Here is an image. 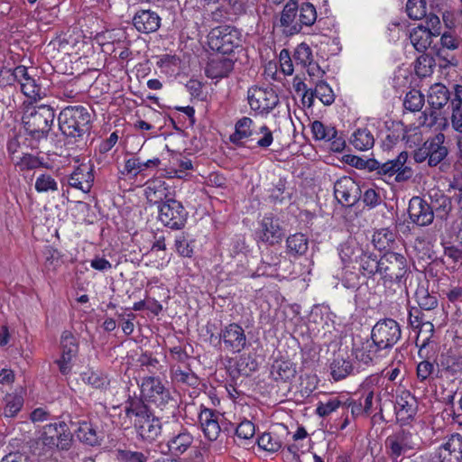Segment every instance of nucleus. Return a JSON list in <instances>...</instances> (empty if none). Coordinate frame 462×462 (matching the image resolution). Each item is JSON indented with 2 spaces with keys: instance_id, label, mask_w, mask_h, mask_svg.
Segmentation results:
<instances>
[{
  "instance_id": "15",
  "label": "nucleus",
  "mask_w": 462,
  "mask_h": 462,
  "mask_svg": "<svg viewBox=\"0 0 462 462\" xmlns=\"http://www.w3.org/2000/svg\"><path fill=\"white\" fill-rule=\"evenodd\" d=\"M187 219V212L180 202L168 199L159 206V220L171 229H180Z\"/></svg>"
},
{
  "instance_id": "46",
  "label": "nucleus",
  "mask_w": 462,
  "mask_h": 462,
  "mask_svg": "<svg viewBox=\"0 0 462 462\" xmlns=\"http://www.w3.org/2000/svg\"><path fill=\"white\" fill-rule=\"evenodd\" d=\"M300 8L298 23L300 27L311 26L317 20V11L315 6L310 2H303Z\"/></svg>"
},
{
  "instance_id": "55",
  "label": "nucleus",
  "mask_w": 462,
  "mask_h": 462,
  "mask_svg": "<svg viewBox=\"0 0 462 462\" xmlns=\"http://www.w3.org/2000/svg\"><path fill=\"white\" fill-rule=\"evenodd\" d=\"M255 434V428L252 421L245 420L241 421L236 430V435L240 440L239 445L245 444L251 439Z\"/></svg>"
},
{
  "instance_id": "36",
  "label": "nucleus",
  "mask_w": 462,
  "mask_h": 462,
  "mask_svg": "<svg viewBox=\"0 0 462 462\" xmlns=\"http://www.w3.org/2000/svg\"><path fill=\"white\" fill-rule=\"evenodd\" d=\"M350 143L359 151H367L374 147V137L367 128H359L353 133Z\"/></svg>"
},
{
  "instance_id": "25",
  "label": "nucleus",
  "mask_w": 462,
  "mask_h": 462,
  "mask_svg": "<svg viewBox=\"0 0 462 462\" xmlns=\"http://www.w3.org/2000/svg\"><path fill=\"white\" fill-rule=\"evenodd\" d=\"M445 135L441 133L427 140L429 150V162L430 167L437 166L448 155V149L443 145Z\"/></svg>"
},
{
  "instance_id": "39",
  "label": "nucleus",
  "mask_w": 462,
  "mask_h": 462,
  "mask_svg": "<svg viewBox=\"0 0 462 462\" xmlns=\"http://www.w3.org/2000/svg\"><path fill=\"white\" fill-rule=\"evenodd\" d=\"M271 373L274 380L287 382L295 377L296 368L289 361H276L272 366Z\"/></svg>"
},
{
  "instance_id": "24",
  "label": "nucleus",
  "mask_w": 462,
  "mask_h": 462,
  "mask_svg": "<svg viewBox=\"0 0 462 462\" xmlns=\"http://www.w3.org/2000/svg\"><path fill=\"white\" fill-rule=\"evenodd\" d=\"M133 23L138 32L150 33L159 29L161 17L153 11L140 10L134 14Z\"/></svg>"
},
{
  "instance_id": "44",
  "label": "nucleus",
  "mask_w": 462,
  "mask_h": 462,
  "mask_svg": "<svg viewBox=\"0 0 462 462\" xmlns=\"http://www.w3.org/2000/svg\"><path fill=\"white\" fill-rule=\"evenodd\" d=\"M415 299L421 310H431L437 308L438 299L436 295L430 293L424 285H419L415 291Z\"/></svg>"
},
{
  "instance_id": "53",
  "label": "nucleus",
  "mask_w": 462,
  "mask_h": 462,
  "mask_svg": "<svg viewBox=\"0 0 462 462\" xmlns=\"http://www.w3.org/2000/svg\"><path fill=\"white\" fill-rule=\"evenodd\" d=\"M43 256L45 272L55 271L60 265V253L57 249L47 246L43 251Z\"/></svg>"
},
{
  "instance_id": "60",
  "label": "nucleus",
  "mask_w": 462,
  "mask_h": 462,
  "mask_svg": "<svg viewBox=\"0 0 462 462\" xmlns=\"http://www.w3.org/2000/svg\"><path fill=\"white\" fill-rule=\"evenodd\" d=\"M143 172L142 161L139 157L132 156L125 161L121 174L130 178H135Z\"/></svg>"
},
{
  "instance_id": "29",
  "label": "nucleus",
  "mask_w": 462,
  "mask_h": 462,
  "mask_svg": "<svg viewBox=\"0 0 462 462\" xmlns=\"http://www.w3.org/2000/svg\"><path fill=\"white\" fill-rule=\"evenodd\" d=\"M144 193L149 201L156 203L167 196V184L162 178L154 177L146 181Z\"/></svg>"
},
{
  "instance_id": "45",
  "label": "nucleus",
  "mask_w": 462,
  "mask_h": 462,
  "mask_svg": "<svg viewBox=\"0 0 462 462\" xmlns=\"http://www.w3.org/2000/svg\"><path fill=\"white\" fill-rule=\"evenodd\" d=\"M25 75V66H17L14 69L11 68H0V88L11 86L18 78H23Z\"/></svg>"
},
{
  "instance_id": "4",
  "label": "nucleus",
  "mask_w": 462,
  "mask_h": 462,
  "mask_svg": "<svg viewBox=\"0 0 462 462\" xmlns=\"http://www.w3.org/2000/svg\"><path fill=\"white\" fill-rule=\"evenodd\" d=\"M55 119V112L47 105L27 107L22 121L25 132L34 140L47 138Z\"/></svg>"
},
{
  "instance_id": "16",
  "label": "nucleus",
  "mask_w": 462,
  "mask_h": 462,
  "mask_svg": "<svg viewBox=\"0 0 462 462\" xmlns=\"http://www.w3.org/2000/svg\"><path fill=\"white\" fill-rule=\"evenodd\" d=\"M334 195L341 205L352 207L359 199L360 188L351 177L344 176L334 184Z\"/></svg>"
},
{
  "instance_id": "8",
  "label": "nucleus",
  "mask_w": 462,
  "mask_h": 462,
  "mask_svg": "<svg viewBox=\"0 0 462 462\" xmlns=\"http://www.w3.org/2000/svg\"><path fill=\"white\" fill-rule=\"evenodd\" d=\"M402 337L400 324L393 319L378 320L371 330V339L382 350L391 349Z\"/></svg>"
},
{
  "instance_id": "12",
  "label": "nucleus",
  "mask_w": 462,
  "mask_h": 462,
  "mask_svg": "<svg viewBox=\"0 0 462 462\" xmlns=\"http://www.w3.org/2000/svg\"><path fill=\"white\" fill-rule=\"evenodd\" d=\"M415 446L412 433L405 430H400L385 439L386 454L394 462L402 460V457L411 452Z\"/></svg>"
},
{
  "instance_id": "22",
  "label": "nucleus",
  "mask_w": 462,
  "mask_h": 462,
  "mask_svg": "<svg viewBox=\"0 0 462 462\" xmlns=\"http://www.w3.org/2000/svg\"><path fill=\"white\" fill-rule=\"evenodd\" d=\"M440 462H459L462 459V437L459 434L450 438L438 449Z\"/></svg>"
},
{
  "instance_id": "48",
  "label": "nucleus",
  "mask_w": 462,
  "mask_h": 462,
  "mask_svg": "<svg viewBox=\"0 0 462 462\" xmlns=\"http://www.w3.org/2000/svg\"><path fill=\"white\" fill-rule=\"evenodd\" d=\"M6 148L11 160L15 156L22 155L28 149L26 138L22 134L15 135L8 140Z\"/></svg>"
},
{
  "instance_id": "34",
  "label": "nucleus",
  "mask_w": 462,
  "mask_h": 462,
  "mask_svg": "<svg viewBox=\"0 0 462 462\" xmlns=\"http://www.w3.org/2000/svg\"><path fill=\"white\" fill-rule=\"evenodd\" d=\"M218 417V413L204 408V436L210 441L216 440L221 432Z\"/></svg>"
},
{
  "instance_id": "14",
  "label": "nucleus",
  "mask_w": 462,
  "mask_h": 462,
  "mask_svg": "<svg viewBox=\"0 0 462 462\" xmlns=\"http://www.w3.org/2000/svg\"><path fill=\"white\" fill-rule=\"evenodd\" d=\"M247 98L250 107L259 114H269L279 104L278 95L270 88L252 87Z\"/></svg>"
},
{
  "instance_id": "56",
  "label": "nucleus",
  "mask_w": 462,
  "mask_h": 462,
  "mask_svg": "<svg viewBox=\"0 0 462 462\" xmlns=\"http://www.w3.org/2000/svg\"><path fill=\"white\" fill-rule=\"evenodd\" d=\"M6 404L4 410L5 417L13 418L20 411L23 405V399L17 394H9L6 396Z\"/></svg>"
},
{
  "instance_id": "37",
  "label": "nucleus",
  "mask_w": 462,
  "mask_h": 462,
  "mask_svg": "<svg viewBox=\"0 0 462 462\" xmlns=\"http://www.w3.org/2000/svg\"><path fill=\"white\" fill-rule=\"evenodd\" d=\"M381 350V348L374 345L373 340L372 342L366 340L362 342L360 346L354 349V354L357 361L368 365L373 363L377 353Z\"/></svg>"
},
{
  "instance_id": "30",
  "label": "nucleus",
  "mask_w": 462,
  "mask_h": 462,
  "mask_svg": "<svg viewBox=\"0 0 462 462\" xmlns=\"http://www.w3.org/2000/svg\"><path fill=\"white\" fill-rule=\"evenodd\" d=\"M459 42V39L452 33L448 32H444L440 37L441 48L438 50L437 56L447 61L448 64L456 66L457 64V59L454 56H451L450 59H448L446 50L454 51L457 49Z\"/></svg>"
},
{
  "instance_id": "42",
  "label": "nucleus",
  "mask_w": 462,
  "mask_h": 462,
  "mask_svg": "<svg viewBox=\"0 0 462 462\" xmlns=\"http://www.w3.org/2000/svg\"><path fill=\"white\" fill-rule=\"evenodd\" d=\"M80 378L85 383L97 389H105L109 385L107 375L100 371L88 369L81 373Z\"/></svg>"
},
{
  "instance_id": "51",
  "label": "nucleus",
  "mask_w": 462,
  "mask_h": 462,
  "mask_svg": "<svg viewBox=\"0 0 462 462\" xmlns=\"http://www.w3.org/2000/svg\"><path fill=\"white\" fill-rule=\"evenodd\" d=\"M12 162L21 171L33 170L41 165L40 160L27 152L22 155L14 157Z\"/></svg>"
},
{
  "instance_id": "27",
  "label": "nucleus",
  "mask_w": 462,
  "mask_h": 462,
  "mask_svg": "<svg viewBox=\"0 0 462 462\" xmlns=\"http://www.w3.org/2000/svg\"><path fill=\"white\" fill-rule=\"evenodd\" d=\"M76 437L82 443L95 446L99 442L98 432L96 427L88 420H82L77 422V429L74 430Z\"/></svg>"
},
{
  "instance_id": "11",
  "label": "nucleus",
  "mask_w": 462,
  "mask_h": 462,
  "mask_svg": "<svg viewBox=\"0 0 462 462\" xmlns=\"http://www.w3.org/2000/svg\"><path fill=\"white\" fill-rule=\"evenodd\" d=\"M170 359L171 362L170 372L172 382L190 386L199 384V378L189 368L186 364L189 356L180 346L171 348Z\"/></svg>"
},
{
  "instance_id": "43",
  "label": "nucleus",
  "mask_w": 462,
  "mask_h": 462,
  "mask_svg": "<svg viewBox=\"0 0 462 462\" xmlns=\"http://www.w3.org/2000/svg\"><path fill=\"white\" fill-rule=\"evenodd\" d=\"M288 252L296 256L304 254L309 248V241L305 235L296 233L290 236L286 240Z\"/></svg>"
},
{
  "instance_id": "32",
  "label": "nucleus",
  "mask_w": 462,
  "mask_h": 462,
  "mask_svg": "<svg viewBox=\"0 0 462 462\" xmlns=\"http://www.w3.org/2000/svg\"><path fill=\"white\" fill-rule=\"evenodd\" d=\"M450 99L448 89L440 83L430 87L428 96V103L433 109H441Z\"/></svg>"
},
{
  "instance_id": "2",
  "label": "nucleus",
  "mask_w": 462,
  "mask_h": 462,
  "mask_svg": "<svg viewBox=\"0 0 462 462\" xmlns=\"http://www.w3.org/2000/svg\"><path fill=\"white\" fill-rule=\"evenodd\" d=\"M382 255L376 253L368 244H359L356 239L349 238L340 245L339 256L345 263H357L359 272L367 278L378 274Z\"/></svg>"
},
{
  "instance_id": "57",
  "label": "nucleus",
  "mask_w": 462,
  "mask_h": 462,
  "mask_svg": "<svg viewBox=\"0 0 462 462\" xmlns=\"http://www.w3.org/2000/svg\"><path fill=\"white\" fill-rule=\"evenodd\" d=\"M343 400L341 397H333L328 400L326 402H320L317 407V413L320 417H326L331 412L336 411L344 406Z\"/></svg>"
},
{
  "instance_id": "17",
  "label": "nucleus",
  "mask_w": 462,
  "mask_h": 462,
  "mask_svg": "<svg viewBox=\"0 0 462 462\" xmlns=\"http://www.w3.org/2000/svg\"><path fill=\"white\" fill-rule=\"evenodd\" d=\"M284 235V229L281 225L280 219L273 214L264 216L261 220L257 236L262 242L273 245L279 244Z\"/></svg>"
},
{
  "instance_id": "9",
  "label": "nucleus",
  "mask_w": 462,
  "mask_h": 462,
  "mask_svg": "<svg viewBox=\"0 0 462 462\" xmlns=\"http://www.w3.org/2000/svg\"><path fill=\"white\" fill-rule=\"evenodd\" d=\"M79 344L78 338L69 331H64L60 337V356L55 360L59 371L63 375L72 373L79 357Z\"/></svg>"
},
{
  "instance_id": "13",
  "label": "nucleus",
  "mask_w": 462,
  "mask_h": 462,
  "mask_svg": "<svg viewBox=\"0 0 462 462\" xmlns=\"http://www.w3.org/2000/svg\"><path fill=\"white\" fill-rule=\"evenodd\" d=\"M142 401L153 403L157 407H163L171 400L169 389L162 381L153 376H148L142 380L140 384Z\"/></svg>"
},
{
  "instance_id": "18",
  "label": "nucleus",
  "mask_w": 462,
  "mask_h": 462,
  "mask_svg": "<svg viewBox=\"0 0 462 462\" xmlns=\"http://www.w3.org/2000/svg\"><path fill=\"white\" fill-rule=\"evenodd\" d=\"M408 214L411 221L419 226H429L434 219V211L431 205L418 196L411 199Z\"/></svg>"
},
{
  "instance_id": "6",
  "label": "nucleus",
  "mask_w": 462,
  "mask_h": 462,
  "mask_svg": "<svg viewBox=\"0 0 462 462\" xmlns=\"http://www.w3.org/2000/svg\"><path fill=\"white\" fill-rule=\"evenodd\" d=\"M72 442V435L64 421L46 424L42 430L38 445L43 447V455L51 456L56 449L68 450Z\"/></svg>"
},
{
  "instance_id": "5",
  "label": "nucleus",
  "mask_w": 462,
  "mask_h": 462,
  "mask_svg": "<svg viewBox=\"0 0 462 462\" xmlns=\"http://www.w3.org/2000/svg\"><path fill=\"white\" fill-rule=\"evenodd\" d=\"M91 116L82 106H67L58 117L60 130L64 135L81 136L89 129Z\"/></svg>"
},
{
  "instance_id": "63",
  "label": "nucleus",
  "mask_w": 462,
  "mask_h": 462,
  "mask_svg": "<svg viewBox=\"0 0 462 462\" xmlns=\"http://www.w3.org/2000/svg\"><path fill=\"white\" fill-rule=\"evenodd\" d=\"M294 60L297 64L306 67V64L312 60V51L310 46L306 43H300L297 46L293 54Z\"/></svg>"
},
{
  "instance_id": "7",
  "label": "nucleus",
  "mask_w": 462,
  "mask_h": 462,
  "mask_svg": "<svg viewBox=\"0 0 462 462\" xmlns=\"http://www.w3.org/2000/svg\"><path fill=\"white\" fill-rule=\"evenodd\" d=\"M408 273L409 265L403 254L387 251L382 255L378 275L383 281L405 285Z\"/></svg>"
},
{
  "instance_id": "19",
  "label": "nucleus",
  "mask_w": 462,
  "mask_h": 462,
  "mask_svg": "<svg viewBox=\"0 0 462 462\" xmlns=\"http://www.w3.org/2000/svg\"><path fill=\"white\" fill-rule=\"evenodd\" d=\"M93 182V168L88 163H82L78 166L68 179V183L71 188L81 190L84 193L90 191Z\"/></svg>"
},
{
  "instance_id": "59",
  "label": "nucleus",
  "mask_w": 462,
  "mask_h": 462,
  "mask_svg": "<svg viewBox=\"0 0 462 462\" xmlns=\"http://www.w3.org/2000/svg\"><path fill=\"white\" fill-rule=\"evenodd\" d=\"M311 131L316 140H325L335 136L336 128L332 126H327L320 121H314L311 124Z\"/></svg>"
},
{
  "instance_id": "49",
  "label": "nucleus",
  "mask_w": 462,
  "mask_h": 462,
  "mask_svg": "<svg viewBox=\"0 0 462 462\" xmlns=\"http://www.w3.org/2000/svg\"><path fill=\"white\" fill-rule=\"evenodd\" d=\"M257 444L260 448L273 453L278 451L282 445L279 437L270 432L263 433L257 439Z\"/></svg>"
},
{
  "instance_id": "52",
  "label": "nucleus",
  "mask_w": 462,
  "mask_h": 462,
  "mask_svg": "<svg viewBox=\"0 0 462 462\" xmlns=\"http://www.w3.org/2000/svg\"><path fill=\"white\" fill-rule=\"evenodd\" d=\"M343 403L344 406L342 407V412L346 413V419L341 426V429H344L349 423L348 412L351 413L352 418H356L365 413L361 402H356L347 398L343 402Z\"/></svg>"
},
{
  "instance_id": "21",
  "label": "nucleus",
  "mask_w": 462,
  "mask_h": 462,
  "mask_svg": "<svg viewBox=\"0 0 462 462\" xmlns=\"http://www.w3.org/2000/svg\"><path fill=\"white\" fill-rule=\"evenodd\" d=\"M234 69V61L224 54L214 53L208 57L206 75L212 79L227 77Z\"/></svg>"
},
{
  "instance_id": "50",
  "label": "nucleus",
  "mask_w": 462,
  "mask_h": 462,
  "mask_svg": "<svg viewBox=\"0 0 462 462\" xmlns=\"http://www.w3.org/2000/svg\"><path fill=\"white\" fill-rule=\"evenodd\" d=\"M313 91L316 97H318L325 106H330L335 101V95L332 88L323 80L316 82V87Z\"/></svg>"
},
{
  "instance_id": "62",
  "label": "nucleus",
  "mask_w": 462,
  "mask_h": 462,
  "mask_svg": "<svg viewBox=\"0 0 462 462\" xmlns=\"http://www.w3.org/2000/svg\"><path fill=\"white\" fill-rule=\"evenodd\" d=\"M431 207L439 217L445 218L452 208L451 199L449 197L441 194L433 201Z\"/></svg>"
},
{
  "instance_id": "20",
  "label": "nucleus",
  "mask_w": 462,
  "mask_h": 462,
  "mask_svg": "<svg viewBox=\"0 0 462 462\" xmlns=\"http://www.w3.org/2000/svg\"><path fill=\"white\" fill-rule=\"evenodd\" d=\"M220 338L225 348L233 353L240 352L246 344L245 331L237 324H230L224 331H221Z\"/></svg>"
},
{
  "instance_id": "38",
  "label": "nucleus",
  "mask_w": 462,
  "mask_h": 462,
  "mask_svg": "<svg viewBox=\"0 0 462 462\" xmlns=\"http://www.w3.org/2000/svg\"><path fill=\"white\" fill-rule=\"evenodd\" d=\"M192 441V436L189 432L183 430L169 439L168 448L172 455L179 456L187 450Z\"/></svg>"
},
{
  "instance_id": "35",
  "label": "nucleus",
  "mask_w": 462,
  "mask_h": 462,
  "mask_svg": "<svg viewBox=\"0 0 462 462\" xmlns=\"http://www.w3.org/2000/svg\"><path fill=\"white\" fill-rule=\"evenodd\" d=\"M176 163H179V168L175 166H164L162 171L163 176L168 179L179 178L182 179L187 176V171L193 169V163L190 159L181 156H175Z\"/></svg>"
},
{
  "instance_id": "40",
  "label": "nucleus",
  "mask_w": 462,
  "mask_h": 462,
  "mask_svg": "<svg viewBox=\"0 0 462 462\" xmlns=\"http://www.w3.org/2000/svg\"><path fill=\"white\" fill-rule=\"evenodd\" d=\"M330 374L335 381L345 379L353 371V365L350 360L341 356L333 359L330 364Z\"/></svg>"
},
{
  "instance_id": "58",
  "label": "nucleus",
  "mask_w": 462,
  "mask_h": 462,
  "mask_svg": "<svg viewBox=\"0 0 462 462\" xmlns=\"http://www.w3.org/2000/svg\"><path fill=\"white\" fill-rule=\"evenodd\" d=\"M250 141L255 142L258 147L268 148L273 141V133L266 125H262Z\"/></svg>"
},
{
  "instance_id": "54",
  "label": "nucleus",
  "mask_w": 462,
  "mask_h": 462,
  "mask_svg": "<svg viewBox=\"0 0 462 462\" xmlns=\"http://www.w3.org/2000/svg\"><path fill=\"white\" fill-rule=\"evenodd\" d=\"M408 16L413 20H420L426 16L425 0H408L406 4Z\"/></svg>"
},
{
  "instance_id": "23",
  "label": "nucleus",
  "mask_w": 462,
  "mask_h": 462,
  "mask_svg": "<svg viewBox=\"0 0 462 462\" xmlns=\"http://www.w3.org/2000/svg\"><path fill=\"white\" fill-rule=\"evenodd\" d=\"M299 5L296 0H290L283 7L281 14L280 23L283 32L287 35H294L301 31L300 23L296 20Z\"/></svg>"
},
{
  "instance_id": "1",
  "label": "nucleus",
  "mask_w": 462,
  "mask_h": 462,
  "mask_svg": "<svg viewBox=\"0 0 462 462\" xmlns=\"http://www.w3.org/2000/svg\"><path fill=\"white\" fill-rule=\"evenodd\" d=\"M346 162L359 170L375 171L381 177H393L396 182H405L411 179L412 169L408 166V152H401L394 159L381 162L375 159L365 160L356 155H346Z\"/></svg>"
},
{
  "instance_id": "33",
  "label": "nucleus",
  "mask_w": 462,
  "mask_h": 462,
  "mask_svg": "<svg viewBox=\"0 0 462 462\" xmlns=\"http://www.w3.org/2000/svg\"><path fill=\"white\" fill-rule=\"evenodd\" d=\"M254 122L251 118L244 116L235 125V132L230 135L229 140L235 144H243V140L253 137L254 132L252 130Z\"/></svg>"
},
{
  "instance_id": "61",
  "label": "nucleus",
  "mask_w": 462,
  "mask_h": 462,
  "mask_svg": "<svg viewBox=\"0 0 462 462\" xmlns=\"http://www.w3.org/2000/svg\"><path fill=\"white\" fill-rule=\"evenodd\" d=\"M34 187L40 193L58 190L57 181L50 174L45 173L37 177Z\"/></svg>"
},
{
  "instance_id": "47",
  "label": "nucleus",
  "mask_w": 462,
  "mask_h": 462,
  "mask_svg": "<svg viewBox=\"0 0 462 462\" xmlns=\"http://www.w3.org/2000/svg\"><path fill=\"white\" fill-rule=\"evenodd\" d=\"M424 96L420 90L411 89L410 90L404 98L403 106L405 109L411 112L420 111L424 106Z\"/></svg>"
},
{
  "instance_id": "10",
  "label": "nucleus",
  "mask_w": 462,
  "mask_h": 462,
  "mask_svg": "<svg viewBox=\"0 0 462 462\" xmlns=\"http://www.w3.org/2000/svg\"><path fill=\"white\" fill-rule=\"evenodd\" d=\"M239 42L238 32L228 25L217 26L208 34V47L219 54H230Z\"/></svg>"
},
{
  "instance_id": "64",
  "label": "nucleus",
  "mask_w": 462,
  "mask_h": 462,
  "mask_svg": "<svg viewBox=\"0 0 462 462\" xmlns=\"http://www.w3.org/2000/svg\"><path fill=\"white\" fill-rule=\"evenodd\" d=\"M435 371L434 363L429 360H423L417 365V377L420 382L430 380Z\"/></svg>"
},
{
  "instance_id": "26",
  "label": "nucleus",
  "mask_w": 462,
  "mask_h": 462,
  "mask_svg": "<svg viewBox=\"0 0 462 462\" xmlns=\"http://www.w3.org/2000/svg\"><path fill=\"white\" fill-rule=\"evenodd\" d=\"M21 85V90L31 101L36 102L45 97V90L32 78L25 67V75L17 79Z\"/></svg>"
},
{
  "instance_id": "28",
  "label": "nucleus",
  "mask_w": 462,
  "mask_h": 462,
  "mask_svg": "<svg viewBox=\"0 0 462 462\" xmlns=\"http://www.w3.org/2000/svg\"><path fill=\"white\" fill-rule=\"evenodd\" d=\"M416 402L409 393H403L397 397L395 402L396 415L401 420H407L416 414Z\"/></svg>"
},
{
  "instance_id": "41",
  "label": "nucleus",
  "mask_w": 462,
  "mask_h": 462,
  "mask_svg": "<svg viewBox=\"0 0 462 462\" xmlns=\"http://www.w3.org/2000/svg\"><path fill=\"white\" fill-rule=\"evenodd\" d=\"M396 233L389 228L376 230L372 236V243L379 251L386 250L395 242Z\"/></svg>"
},
{
  "instance_id": "3",
  "label": "nucleus",
  "mask_w": 462,
  "mask_h": 462,
  "mask_svg": "<svg viewBox=\"0 0 462 462\" xmlns=\"http://www.w3.org/2000/svg\"><path fill=\"white\" fill-rule=\"evenodd\" d=\"M126 416L133 420L138 434L146 440H154L162 431V424L149 411L146 404L137 398L130 399L125 405Z\"/></svg>"
},
{
  "instance_id": "31",
  "label": "nucleus",
  "mask_w": 462,
  "mask_h": 462,
  "mask_svg": "<svg viewBox=\"0 0 462 462\" xmlns=\"http://www.w3.org/2000/svg\"><path fill=\"white\" fill-rule=\"evenodd\" d=\"M434 36L423 25H419L410 32V40L419 52H424L431 44Z\"/></svg>"
}]
</instances>
